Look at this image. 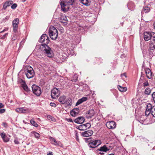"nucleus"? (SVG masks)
I'll return each instance as SVG.
<instances>
[{
	"mask_svg": "<svg viewBox=\"0 0 155 155\" xmlns=\"http://www.w3.org/2000/svg\"><path fill=\"white\" fill-rule=\"evenodd\" d=\"M40 41L41 43H44L41 45L40 49L45 52L48 57H52L54 55L53 51L47 45L49 42L48 37L45 34H43L40 38Z\"/></svg>",
	"mask_w": 155,
	"mask_h": 155,
	"instance_id": "f257e3e1",
	"label": "nucleus"
},
{
	"mask_svg": "<svg viewBox=\"0 0 155 155\" xmlns=\"http://www.w3.org/2000/svg\"><path fill=\"white\" fill-rule=\"evenodd\" d=\"M74 0H60V5L61 9L64 12L68 11L69 5H72Z\"/></svg>",
	"mask_w": 155,
	"mask_h": 155,
	"instance_id": "f03ea898",
	"label": "nucleus"
},
{
	"mask_svg": "<svg viewBox=\"0 0 155 155\" xmlns=\"http://www.w3.org/2000/svg\"><path fill=\"white\" fill-rule=\"evenodd\" d=\"M49 35L51 38L53 40H55L58 36L57 29L53 26H50L49 29Z\"/></svg>",
	"mask_w": 155,
	"mask_h": 155,
	"instance_id": "7ed1b4c3",
	"label": "nucleus"
},
{
	"mask_svg": "<svg viewBox=\"0 0 155 155\" xmlns=\"http://www.w3.org/2000/svg\"><path fill=\"white\" fill-rule=\"evenodd\" d=\"M60 94V89L56 87L53 88L51 91V96L53 99H56Z\"/></svg>",
	"mask_w": 155,
	"mask_h": 155,
	"instance_id": "20e7f679",
	"label": "nucleus"
},
{
	"mask_svg": "<svg viewBox=\"0 0 155 155\" xmlns=\"http://www.w3.org/2000/svg\"><path fill=\"white\" fill-rule=\"evenodd\" d=\"M90 142L88 144V147L90 148H94L101 144V141L99 140H91L89 141Z\"/></svg>",
	"mask_w": 155,
	"mask_h": 155,
	"instance_id": "39448f33",
	"label": "nucleus"
},
{
	"mask_svg": "<svg viewBox=\"0 0 155 155\" xmlns=\"http://www.w3.org/2000/svg\"><path fill=\"white\" fill-rule=\"evenodd\" d=\"M32 89L33 93L36 96H39L41 94V90L39 86L35 84L33 85Z\"/></svg>",
	"mask_w": 155,
	"mask_h": 155,
	"instance_id": "423d86ee",
	"label": "nucleus"
},
{
	"mask_svg": "<svg viewBox=\"0 0 155 155\" xmlns=\"http://www.w3.org/2000/svg\"><path fill=\"white\" fill-rule=\"evenodd\" d=\"M26 75L28 78H33L35 75V73L32 68L30 66L28 68L27 71L26 72Z\"/></svg>",
	"mask_w": 155,
	"mask_h": 155,
	"instance_id": "0eeeda50",
	"label": "nucleus"
},
{
	"mask_svg": "<svg viewBox=\"0 0 155 155\" xmlns=\"http://www.w3.org/2000/svg\"><path fill=\"white\" fill-rule=\"evenodd\" d=\"M151 37V41L150 44H151V49H154L155 47V33L150 32Z\"/></svg>",
	"mask_w": 155,
	"mask_h": 155,
	"instance_id": "6e6552de",
	"label": "nucleus"
},
{
	"mask_svg": "<svg viewBox=\"0 0 155 155\" xmlns=\"http://www.w3.org/2000/svg\"><path fill=\"white\" fill-rule=\"evenodd\" d=\"M15 110L16 111L18 112L23 113H27L30 112V110L27 108H24L23 107H19L16 109Z\"/></svg>",
	"mask_w": 155,
	"mask_h": 155,
	"instance_id": "1a4fd4ad",
	"label": "nucleus"
},
{
	"mask_svg": "<svg viewBox=\"0 0 155 155\" xmlns=\"http://www.w3.org/2000/svg\"><path fill=\"white\" fill-rule=\"evenodd\" d=\"M106 126L109 129H114L116 127L115 123L113 121L107 122L106 124Z\"/></svg>",
	"mask_w": 155,
	"mask_h": 155,
	"instance_id": "9d476101",
	"label": "nucleus"
},
{
	"mask_svg": "<svg viewBox=\"0 0 155 155\" xmlns=\"http://www.w3.org/2000/svg\"><path fill=\"white\" fill-rule=\"evenodd\" d=\"M93 134V131L91 130H88L81 133V136L83 137H87L91 136Z\"/></svg>",
	"mask_w": 155,
	"mask_h": 155,
	"instance_id": "9b49d317",
	"label": "nucleus"
},
{
	"mask_svg": "<svg viewBox=\"0 0 155 155\" xmlns=\"http://www.w3.org/2000/svg\"><path fill=\"white\" fill-rule=\"evenodd\" d=\"M84 120L85 119L83 117H80L75 119L74 121L77 124H81L84 122Z\"/></svg>",
	"mask_w": 155,
	"mask_h": 155,
	"instance_id": "f8f14e48",
	"label": "nucleus"
},
{
	"mask_svg": "<svg viewBox=\"0 0 155 155\" xmlns=\"http://www.w3.org/2000/svg\"><path fill=\"white\" fill-rule=\"evenodd\" d=\"M79 111V108L74 109L70 111V114L72 116L74 117L78 114Z\"/></svg>",
	"mask_w": 155,
	"mask_h": 155,
	"instance_id": "ddd939ff",
	"label": "nucleus"
},
{
	"mask_svg": "<svg viewBox=\"0 0 155 155\" xmlns=\"http://www.w3.org/2000/svg\"><path fill=\"white\" fill-rule=\"evenodd\" d=\"M145 72L147 77L149 79H151L152 77V73L151 70L149 68H146L145 69Z\"/></svg>",
	"mask_w": 155,
	"mask_h": 155,
	"instance_id": "4468645a",
	"label": "nucleus"
},
{
	"mask_svg": "<svg viewBox=\"0 0 155 155\" xmlns=\"http://www.w3.org/2000/svg\"><path fill=\"white\" fill-rule=\"evenodd\" d=\"M144 38L146 41H148L151 39V36L150 32H145L144 33Z\"/></svg>",
	"mask_w": 155,
	"mask_h": 155,
	"instance_id": "2eb2a0df",
	"label": "nucleus"
},
{
	"mask_svg": "<svg viewBox=\"0 0 155 155\" xmlns=\"http://www.w3.org/2000/svg\"><path fill=\"white\" fill-rule=\"evenodd\" d=\"M13 3L12 1H8L5 2L3 5V9L4 10H5L6 8L11 5H12Z\"/></svg>",
	"mask_w": 155,
	"mask_h": 155,
	"instance_id": "dca6fc26",
	"label": "nucleus"
},
{
	"mask_svg": "<svg viewBox=\"0 0 155 155\" xmlns=\"http://www.w3.org/2000/svg\"><path fill=\"white\" fill-rule=\"evenodd\" d=\"M60 21L61 23H64V25L67 24V19L65 15H62L61 16Z\"/></svg>",
	"mask_w": 155,
	"mask_h": 155,
	"instance_id": "f3484780",
	"label": "nucleus"
},
{
	"mask_svg": "<svg viewBox=\"0 0 155 155\" xmlns=\"http://www.w3.org/2000/svg\"><path fill=\"white\" fill-rule=\"evenodd\" d=\"M66 100V97L65 96H62L60 97L58 99L59 102L61 104H64Z\"/></svg>",
	"mask_w": 155,
	"mask_h": 155,
	"instance_id": "a211bd4d",
	"label": "nucleus"
},
{
	"mask_svg": "<svg viewBox=\"0 0 155 155\" xmlns=\"http://www.w3.org/2000/svg\"><path fill=\"white\" fill-rule=\"evenodd\" d=\"M110 149L106 147V145H104L103 147H100L98 150L100 151L106 152L107 151L109 150Z\"/></svg>",
	"mask_w": 155,
	"mask_h": 155,
	"instance_id": "6ab92c4d",
	"label": "nucleus"
},
{
	"mask_svg": "<svg viewBox=\"0 0 155 155\" xmlns=\"http://www.w3.org/2000/svg\"><path fill=\"white\" fill-rule=\"evenodd\" d=\"M87 97H84L79 99V100H78L77 102L76 103V106H77L80 104H81L82 102L85 101H86L87 100Z\"/></svg>",
	"mask_w": 155,
	"mask_h": 155,
	"instance_id": "aec40b11",
	"label": "nucleus"
},
{
	"mask_svg": "<svg viewBox=\"0 0 155 155\" xmlns=\"http://www.w3.org/2000/svg\"><path fill=\"white\" fill-rule=\"evenodd\" d=\"M80 2L86 6H89L91 2V0H81Z\"/></svg>",
	"mask_w": 155,
	"mask_h": 155,
	"instance_id": "412c9836",
	"label": "nucleus"
},
{
	"mask_svg": "<svg viewBox=\"0 0 155 155\" xmlns=\"http://www.w3.org/2000/svg\"><path fill=\"white\" fill-rule=\"evenodd\" d=\"M22 82H23V83L22 84V87L23 88L24 90L28 92H29L30 91V90L29 88H28V87L26 84L25 83V82H24L23 80Z\"/></svg>",
	"mask_w": 155,
	"mask_h": 155,
	"instance_id": "4be33fe9",
	"label": "nucleus"
},
{
	"mask_svg": "<svg viewBox=\"0 0 155 155\" xmlns=\"http://www.w3.org/2000/svg\"><path fill=\"white\" fill-rule=\"evenodd\" d=\"M94 111L93 110H89L87 115V117L88 118H91L94 115Z\"/></svg>",
	"mask_w": 155,
	"mask_h": 155,
	"instance_id": "5701e85b",
	"label": "nucleus"
},
{
	"mask_svg": "<svg viewBox=\"0 0 155 155\" xmlns=\"http://www.w3.org/2000/svg\"><path fill=\"white\" fill-rule=\"evenodd\" d=\"M118 88L119 90L121 92L126 91L127 90V88L126 87H123L120 86L118 87Z\"/></svg>",
	"mask_w": 155,
	"mask_h": 155,
	"instance_id": "b1692460",
	"label": "nucleus"
},
{
	"mask_svg": "<svg viewBox=\"0 0 155 155\" xmlns=\"http://www.w3.org/2000/svg\"><path fill=\"white\" fill-rule=\"evenodd\" d=\"M151 44H150L149 49L148 50L149 54L150 56H152L153 54V52L154 51V50L155 49V46L154 47V49H151Z\"/></svg>",
	"mask_w": 155,
	"mask_h": 155,
	"instance_id": "393cba45",
	"label": "nucleus"
},
{
	"mask_svg": "<svg viewBox=\"0 0 155 155\" xmlns=\"http://www.w3.org/2000/svg\"><path fill=\"white\" fill-rule=\"evenodd\" d=\"M72 100L71 98H69L65 101V104L67 106H71V105Z\"/></svg>",
	"mask_w": 155,
	"mask_h": 155,
	"instance_id": "a878e982",
	"label": "nucleus"
},
{
	"mask_svg": "<svg viewBox=\"0 0 155 155\" xmlns=\"http://www.w3.org/2000/svg\"><path fill=\"white\" fill-rule=\"evenodd\" d=\"M150 11V8L149 7L146 6L143 8L142 10V12H144L145 13H147Z\"/></svg>",
	"mask_w": 155,
	"mask_h": 155,
	"instance_id": "bb28decb",
	"label": "nucleus"
},
{
	"mask_svg": "<svg viewBox=\"0 0 155 155\" xmlns=\"http://www.w3.org/2000/svg\"><path fill=\"white\" fill-rule=\"evenodd\" d=\"M77 128L78 129L81 130H86L84 124L80 125L78 126Z\"/></svg>",
	"mask_w": 155,
	"mask_h": 155,
	"instance_id": "cd10ccee",
	"label": "nucleus"
},
{
	"mask_svg": "<svg viewBox=\"0 0 155 155\" xmlns=\"http://www.w3.org/2000/svg\"><path fill=\"white\" fill-rule=\"evenodd\" d=\"M12 26L13 28V31L15 33L17 32L18 28V25L15 24H12Z\"/></svg>",
	"mask_w": 155,
	"mask_h": 155,
	"instance_id": "c85d7f7f",
	"label": "nucleus"
},
{
	"mask_svg": "<svg viewBox=\"0 0 155 155\" xmlns=\"http://www.w3.org/2000/svg\"><path fill=\"white\" fill-rule=\"evenodd\" d=\"M153 106H152V105L150 104H148L147 105V107L146 110H150L151 111V110L153 108Z\"/></svg>",
	"mask_w": 155,
	"mask_h": 155,
	"instance_id": "c756f323",
	"label": "nucleus"
},
{
	"mask_svg": "<svg viewBox=\"0 0 155 155\" xmlns=\"http://www.w3.org/2000/svg\"><path fill=\"white\" fill-rule=\"evenodd\" d=\"M151 92V90L150 88H146L144 91V93L146 94L149 95Z\"/></svg>",
	"mask_w": 155,
	"mask_h": 155,
	"instance_id": "7c9ffc66",
	"label": "nucleus"
},
{
	"mask_svg": "<svg viewBox=\"0 0 155 155\" xmlns=\"http://www.w3.org/2000/svg\"><path fill=\"white\" fill-rule=\"evenodd\" d=\"M31 123L34 126L37 127L38 126V124L33 119L30 120Z\"/></svg>",
	"mask_w": 155,
	"mask_h": 155,
	"instance_id": "2f4dec72",
	"label": "nucleus"
},
{
	"mask_svg": "<svg viewBox=\"0 0 155 155\" xmlns=\"http://www.w3.org/2000/svg\"><path fill=\"white\" fill-rule=\"evenodd\" d=\"M151 111L152 116L155 117V106H153V108Z\"/></svg>",
	"mask_w": 155,
	"mask_h": 155,
	"instance_id": "473e14b6",
	"label": "nucleus"
},
{
	"mask_svg": "<svg viewBox=\"0 0 155 155\" xmlns=\"http://www.w3.org/2000/svg\"><path fill=\"white\" fill-rule=\"evenodd\" d=\"M19 23V20L18 18L15 19L12 21V24L18 25Z\"/></svg>",
	"mask_w": 155,
	"mask_h": 155,
	"instance_id": "72a5a7b5",
	"label": "nucleus"
},
{
	"mask_svg": "<svg viewBox=\"0 0 155 155\" xmlns=\"http://www.w3.org/2000/svg\"><path fill=\"white\" fill-rule=\"evenodd\" d=\"M84 126L85 130H87V129L89 128L91 126V125L90 123H87L86 124H84Z\"/></svg>",
	"mask_w": 155,
	"mask_h": 155,
	"instance_id": "f704fd0d",
	"label": "nucleus"
},
{
	"mask_svg": "<svg viewBox=\"0 0 155 155\" xmlns=\"http://www.w3.org/2000/svg\"><path fill=\"white\" fill-rule=\"evenodd\" d=\"M32 134L34 135L35 137L36 138H38L40 137V135L38 133H36L35 132H33L32 133Z\"/></svg>",
	"mask_w": 155,
	"mask_h": 155,
	"instance_id": "c9c22d12",
	"label": "nucleus"
},
{
	"mask_svg": "<svg viewBox=\"0 0 155 155\" xmlns=\"http://www.w3.org/2000/svg\"><path fill=\"white\" fill-rule=\"evenodd\" d=\"M47 117L49 120H51L54 121L55 120V119L54 118L50 115H48Z\"/></svg>",
	"mask_w": 155,
	"mask_h": 155,
	"instance_id": "e433bc0d",
	"label": "nucleus"
},
{
	"mask_svg": "<svg viewBox=\"0 0 155 155\" xmlns=\"http://www.w3.org/2000/svg\"><path fill=\"white\" fill-rule=\"evenodd\" d=\"M59 143V141H56L55 139H54V140L53 141V143H52V144L54 145H58Z\"/></svg>",
	"mask_w": 155,
	"mask_h": 155,
	"instance_id": "4c0bfd02",
	"label": "nucleus"
},
{
	"mask_svg": "<svg viewBox=\"0 0 155 155\" xmlns=\"http://www.w3.org/2000/svg\"><path fill=\"white\" fill-rule=\"evenodd\" d=\"M17 4L16 3H14L11 6V8L12 9H15L17 7Z\"/></svg>",
	"mask_w": 155,
	"mask_h": 155,
	"instance_id": "58836bf2",
	"label": "nucleus"
},
{
	"mask_svg": "<svg viewBox=\"0 0 155 155\" xmlns=\"http://www.w3.org/2000/svg\"><path fill=\"white\" fill-rule=\"evenodd\" d=\"M3 140L5 142H7L9 141V139L6 136Z\"/></svg>",
	"mask_w": 155,
	"mask_h": 155,
	"instance_id": "ea45409f",
	"label": "nucleus"
},
{
	"mask_svg": "<svg viewBox=\"0 0 155 155\" xmlns=\"http://www.w3.org/2000/svg\"><path fill=\"white\" fill-rule=\"evenodd\" d=\"M151 111L150 110H146V111H145V115L146 116H148L151 113Z\"/></svg>",
	"mask_w": 155,
	"mask_h": 155,
	"instance_id": "a19ab883",
	"label": "nucleus"
},
{
	"mask_svg": "<svg viewBox=\"0 0 155 155\" xmlns=\"http://www.w3.org/2000/svg\"><path fill=\"white\" fill-rule=\"evenodd\" d=\"M152 96L153 98V101L155 103V92L153 93L152 95Z\"/></svg>",
	"mask_w": 155,
	"mask_h": 155,
	"instance_id": "79ce46f5",
	"label": "nucleus"
},
{
	"mask_svg": "<svg viewBox=\"0 0 155 155\" xmlns=\"http://www.w3.org/2000/svg\"><path fill=\"white\" fill-rule=\"evenodd\" d=\"M17 38V36L16 34H14L13 35L12 37V40H15Z\"/></svg>",
	"mask_w": 155,
	"mask_h": 155,
	"instance_id": "37998d69",
	"label": "nucleus"
},
{
	"mask_svg": "<svg viewBox=\"0 0 155 155\" xmlns=\"http://www.w3.org/2000/svg\"><path fill=\"white\" fill-rule=\"evenodd\" d=\"M65 120L67 121L70 122H73V120L71 118H66Z\"/></svg>",
	"mask_w": 155,
	"mask_h": 155,
	"instance_id": "c03bdc74",
	"label": "nucleus"
},
{
	"mask_svg": "<svg viewBox=\"0 0 155 155\" xmlns=\"http://www.w3.org/2000/svg\"><path fill=\"white\" fill-rule=\"evenodd\" d=\"M0 135L2 139L4 138V137H6L5 134L4 133H2L0 134Z\"/></svg>",
	"mask_w": 155,
	"mask_h": 155,
	"instance_id": "a18cd8bd",
	"label": "nucleus"
},
{
	"mask_svg": "<svg viewBox=\"0 0 155 155\" xmlns=\"http://www.w3.org/2000/svg\"><path fill=\"white\" fill-rule=\"evenodd\" d=\"M149 84L147 81L144 82L143 83V86L145 87L149 85Z\"/></svg>",
	"mask_w": 155,
	"mask_h": 155,
	"instance_id": "49530a36",
	"label": "nucleus"
},
{
	"mask_svg": "<svg viewBox=\"0 0 155 155\" xmlns=\"http://www.w3.org/2000/svg\"><path fill=\"white\" fill-rule=\"evenodd\" d=\"M50 105L51 106L53 107H55L56 106V104L52 102H51L50 103Z\"/></svg>",
	"mask_w": 155,
	"mask_h": 155,
	"instance_id": "de8ad7c7",
	"label": "nucleus"
},
{
	"mask_svg": "<svg viewBox=\"0 0 155 155\" xmlns=\"http://www.w3.org/2000/svg\"><path fill=\"white\" fill-rule=\"evenodd\" d=\"M5 111V109H0V114H2L4 113Z\"/></svg>",
	"mask_w": 155,
	"mask_h": 155,
	"instance_id": "09e8293b",
	"label": "nucleus"
},
{
	"mask_svg": "<svg viewBox=\"0 0 155 155\" xmlns=\"http://www.w3.org/2000/svg\"><path fill=\"white\" fill-rule=\"evenodd\" d=\"M8 35V33H6L4 35H3L2 37L1 38L2 39H4L5 38V37L7 36Z\"/></svg>",
	"mask_w": 155,
	"mask_h": 155,
	"instance_id": "8fccbe9b",
	"label": "nucleus"
},
{
	"mask_svg": "<svg viewBox=\"0 0 155 155\" xmlns=\"http://www.w3.org/2000/svg\"><path fill=\"white\" fill-rule=\"evenodd\" d=\"M121 77L122 78H123L124 79V77L125 78H126V74L124 73L123 74H121Z\"/></svg>",
	"mask_w": 155,
	"mask_h": 155,
	"instance_id": "3c124183",
	"label": "nucleus"
},
{
	"mask_svg": "<svg viewBox=\"0 0 155 155\" xmlns=\"http://www.w3.org/2000/svg\"><path fill=\"white\" fill-rule=\"evenodd\" d=\"M49 139L51 141V143H53V141L55 139L52 137H50Z\"/></svg>",
	"mask_w": 155,
	"mask_h": 155,
	"instance_id": "603ef678",
	"label": "nucleus"
},
{
	"mask_svg": "<svg viewBox=\"0 0 155 155\" xmlns=\"http://www.w3.org/2000/svg\"><path fill=\"white\" fill-rule=\"evenodd\" d=\"M14 142L15 144H18L19 143V142L17 140H14Z\"/></svg>",
	"mask_w": 155,
	"mask_h": 155,
	"instance_id": "864d4df0",
	"label": "nucleus"
},
{
	"mask_svg": "<svg viewBox=\"0 0 155 155\" xmlns=\"http://www.w3.org/2000/svg\"><path fill=\"white\" fill-rule=\"evenodd\" d=\"M76 138L77 140L78 141L79 140L78 137V134L77 133H76L75 134Z\"/></svg>",
	"mask_w": 155,
	"mask_h": 155,
	"instance_id": "5fc2aeb1",
	"label": "nucleus"
},
{
	"mask_svg": "<svg viewBox=\"0 0 155 155\" xmlns=\"http://www.w3.org/2000/svg\"><path fill=\"white\" fill-rule=\"evenodd\" d=\"M2 125L4 127H7V124L6 123L4 122L2 123Z\"/></svg>",
	"mask_w": 155,
	"mask_h": 155,
	"instance_id": "6e6d98bb",
	"label": "nucleus"
},
{
	"mask_svg": "<svg viewBox=\"0 0 155 155\" xmlns=\"http://www.w3.org/2000/svg\"><path fill=\"white\" fill-rule=\"evenodd\" d=\"M91 139V138L90 137V138H85L84 139H85V141H86V142H88V140H90Z\"/></svg>",
	"mask_w": 155,
	"mask_h": 155,
	"instance_id": "4d7b16f0",
	"label": "nucleus"
},
{
	"mask_svg": "<svg viewBox=\"0 0 155 155\" xmlns=\"http://www.w3.org/2000/svg\"><path fill=\"white\" fill-rule=\"evenodd\" d=\"M4 107V106L2 103H0V108H3Z\"/></svg>",
	"mask_w": 155,
	"mask_h": 155,
	"instance_id": "13d9d810",
	"label": "nucleus"
},
{
	"mask_svg": "<svg viewBox=\"0 0 155 155\" xmlns=\"http://www.w3.org/2000/svg\"><path fill=\"white\" fill-rule=\"evenodd\" d=\"M9 19V17L8 16H7L5 18L3 19V20H8Z\"/></svg>",
	"mask_w": 155,
	"mask_h": 155,
	"instance_id": "bf43d9fd",
	"label": "nucleus"
},
{
	"mask_svg": "<svg viewBox=\"0 0 155 155\" xmlns=\"http://www.w3.org/2000/svg\"><path fill=\"white\" fill-rule=\"evenodd\" d=\"M60 30H61V32L62 33L64 32V29H63V28H61V29Z\"/></svg>",
	"mask_w": 155,
	"mask_h": 155,
	"instance_id": "052dcab7",
	"label": "nucleus"
},
{
	"mask_svg": "<svg viewBox=\"0 0 155 155\" xmlns=\"http://www.w3.org/2000/svg\"><path fill=\"white\" fill-rule=\"evenodd\" d=\"M48 155H53V153L52 152H49V153H48Z\"/></svg>",
	"mask_w": 155,
	"mask_h": 155,
	"instance_id": "680f3d73",
	"label": "nucleus"
},
{
	"mask_svg": "<svg viewBox=\"0 0 155 155\" xmlns=\"http://www.w3.org/2000/svg\"><path fill=\"white\" fill-rule=\"evenodd\" d=\"M153 27L155 29V22L153 23Z\"/></svg>",
	"mask_w": 155,
	"mask_h": 155,
	"instance_id": "e2e57ef3",
	"label": "nucleus"
},
{
	"mask_svg": "<svg viewBox=\"0 0 155 155\" xmlns=\"http://www.w3.org/2000/svg\"><path fill=\"white\" fill-rule=\"evenodd\" d=\"M99 153H100V154H104V153H101L100 152Z\"/></svg>",
	"mask_w": 155,
	"mask_h": 155,
	"instance_id": "0e129e2a",
	"label": "nucleus"
},
{
	"mask_svg": "<svg viewBox=\"0 0 155 155\" xmlns=\"http://www.w3.org/2000/svg\"><path fill=\"white\" fill-rule=\"evenodd\" d=\"M108 155H114V154L112 153V154H110Z\"/></svg>",
	"mask_w": 155,
	"mask_h": 155,
	"instance_id": "69168bd1",
	"label": "nucleus"
},
{
	"mask_svg": "<svg viewBox=\"0 0 155 155\" xmlns=\"http://www.w3.org/2000/svg\"><path fill=\"white\" fill-rule=\"evenodd\" d=\"M4 31H5V30H4L3 31H2L1 32H4Z\"/></svg>",
	"mask_w": 155,
	"mask_h": 155,
	"instance_id": "338daca9",
	"label": "nucleus"
},
{
	"mask_svg": "<svg viewBox=\"0 0 155 155\" xmlns=\"http://www.w3.org/2000/svg\"><path fill=\"white\" fill-rule=\"evenodd\" d=\"M26 1V0H23V2H25Z\"/></svg>",
	"mask_w": 155,
	"mask_h": 155,
	"instance_id": "774afa93",
	"label": "nucleus"
}]
</instances>
